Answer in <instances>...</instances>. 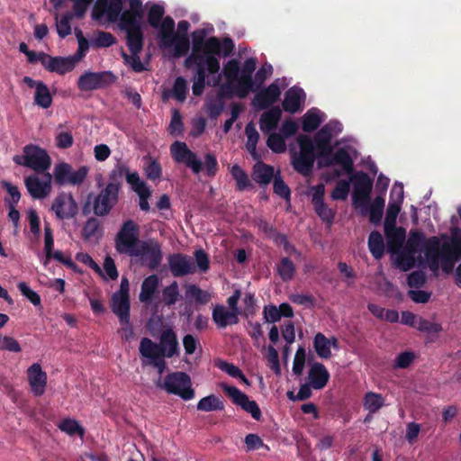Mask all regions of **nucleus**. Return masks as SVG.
Here are the masks:
<instances>
[{"label": "nucleus", "mask_w": 461, "mask_h": 461, "mask_svg": "<svg viewBox=\"0 0 461 461\" xmlns=\"http://www.w3.org/2000/svg\"><path fill=\"white\" fill-rule=\"evenodd\" d=\"M140 226L132 220L123 221L114 240L115 249L119 254L141 258L150 270L160 265L163 254L160 244L155 240H140Z\"/></svg>", "instance_id": "f257e3e1"}, {"label": "nucleus", "mask_w": 461, "mask_h": 461, "mask_svg": "<svg viewBox=\"0 0 461 461\" xmlns=\"http://www.w3.org/2000/svg\"><path fill=\"white\" fill-rule=\"evenodd\" d=\"M438 245L439 238L431 236L426 238L425 234L418 230H411L405 249L398 253L397 262L403 271L413 267L414 255L418 252L424 253L431 270L438 269Z\"/></svg>", "instance_id": "f03ea898"}, {"label": "nucleus", "mask_w": 461, "mask_h": 461, "mask_svg": "<svg viewBox=\"0 0 461 461\" xmlns=\"http://www.w3.org/2000/svg\"><path fill=\"white\" fill-rule=\"evenodd\" d=\"M204 29L195 30L192 33V51L185 59V68L191 69L194 63H205L211 75L220 71V60L216 57L221 54V41L217 37H210L205 40Z\"/></svg>", "instance_id": "7ed1b4c3"}, {"label": "nucleus", "mask_w": 461, "mask_h": 461, "mask_svg": "<svg viewBox=\"0 0 461 461\" xmlns=\"http://www.w3.org/2000/svg\"><path fill=\"white\" fill-rule=\"evenodd\" d=\"M326 165L341 166L345 173L350 175L349 181L353 184V206H364L370 202L374 180L364 171L354 172L353 158L346 149L340 148L336 150Z\"/></svg>", "instance_id": "20e7f679"}, {"label": "nucleus", "mask_w": 461, "mask_h": 461, "mask_svg": "<svg viewBox=\"0 0 461 461\" xmlns=\"http://www.w3.org/2000/svg\"><path fill=\"white\" fill-rule=\"evenodd\" d=\"M140 347L142 348L149 357H153L155 353H158L167 358H171L174 356H177L180 351L176 334L171 328H167L161 332L159 343H156L145 337L140 339Z\"/></svg>", "instance_id": "39448f33"}, {"label": "nucleus", "mask_w": 461, "mask_h": 461, "mask_svg": "<svg viewBox=\"0 0 461 461\" xmlns=\"http://www.w3.org/2000/svg\"><path fill=\"white\" fill-rule=\"evenodd\" d=\"M23 155H15L13 161L19 166L32 168L36 173H44L50 165L51 159L48 152L34 144L25 145L23 149Z\"/></svg>", "instance_id": "423d86ee"}, {"label": "nucleus", "mask_w": 461, "mask_h": 461, "mask_svg": "<svg viewBox=\"0 0 461 461\" xmlns=\"http://www.w3.org/2000/svg\"><path fill=\"white\" fill-rule=\"evenodd\" d=\"M157 386L167 393L177 395L185 401L194 397V390L192 388L190 376L185 372H173L166 375L164 382L158 381Z\"/></svg>", "instance_id": "0eeeda50"}, {"label": "nucleus", "mask_w": 461, "mask_h": 461, "mask_svg": "<svg viewBox=\"0 0 461 461\" xmlns=\"http://www.w3.org/2000/svg\"><path fill=\"white\" fill-rule=\"evenodd\" d=\"M87 174V167L82 166L77 170H74L72 166L66 162L57 164L53 171L55 183L60 186L79 185L85 181Z\"/></svg>", "instance_id": "6e6552de"}, {"label": "nucleus", "mask_w": 461, "mask_h": 461, "mask_svg": "<svg viewBox=\"0 0 461 461\" xmlns=\"http://www.w3.org/2000/svg\"><path fill=\"white\" fill-rule=\"evenodd\" d=\"M115 80L116 77L111 71H86L78 77L77 87L81 91H94L106 88L113 85Z\"/></svg>", "instance_id": "1a4fd4ad"}, {"label": "nucleus", "mask_w": 461, "mask_h": 461, "mask_svg": "<svg viewBox=\"0 0 461 461\" xmlns=\"http://www.w3.org/2000/svg\"><path fill=\"white\" fill-rule=\"evenodd\" d=\"M221 388L224 393L230 398L233 404L240 407L244 411L249 413L254 420H261L262 412L256 401L250 400L246 393L233 385L223 384Z\"/></svg>", "instance_id": "9d476101"}, {"label": "nucleus", "mask_w": 461, "mask_h": 461, "mask_svg": "<svg viewBox=\"0 0 461 461\" xmlns=\"http://www.w3.org/2000/svg\"><path fill=\"white\" fill-rule=\"evenodd\" d=\"M461 259V240L454 238L451 241L438 245V264L443 272H452L456 261Z\"/></svg>", "instance_id": "9b49d317"}, {"label": "nucleus", "mask_w": 461, "mask_h": 461, "mask_svg": "<svg viewBox=\"0 0 461 461\" xmlns=\"http://www.w3.org/2000/svg\"><path fill=\"white\" fill-rule=\"evenodd\" d=\"M58 220H71L78 213V205L71 193L61 192L51 204Z\"/></svg>", "instance_id": "f8f14e48"}, {"label": "nucleus", "mask_w": 461, "mask_h": 461, "mask_svg": "<svg viewBox=\"0 0 461 461\" xmlns=\"http://www.w3.org/2000/svg\"><path fill=\"white\" fill-rule=\"evenodd\" d=\"M170 151L175 161L184 163L194 174H199L202 171V160L196 153L188 149L185 142L175 141L170 147Z\"/></svg>", "instance_id": "ddd939ff"}, {"label": "nucleus", "mask_w": 461, "mask_h": 461, "mask_svg": "<svg viewBox=\"0 0 461 461\" xmlns=\"http://www.w3.org/2000/svg\"><path fill=\"white\" fill-rule=\"evenodd\" d=\"M129 8L122 11L119 17V27L122 30L142 27L144 9L141 0H128Z\"/></svg>", "instance_id": "4468645a"}, {"label": "nucleus", "mask_w": 461, "mask_h": 461, "mask_svg": "<svg viewBox=\"0 0 461 461\" xmlns=\"http://www.w3.org/2000/svg\"><path fill=\"white\" fill-rule=\"evenodd\" d=\"M52 176L45 173L43 179H40L35 175H31L24 179V185L28 193L33 199H43L51 192Z\"/></svg>", "instance_id": "2eb2a0df"}, {"label": "nucleus", "mask_w": 461, "mask_h": 461, "mask_svg": "<svg viewBox=\"0 0 461 461\" xmlns=\"http://www.w3.org/2000/svg\"><path fill=\"white\" fill-rule=\"evenodd\" d=\"M119 195L112 192V185L104 187L93 200V212L96 216H106L117 203Z\"/></svg>", "instance_id": "dca6fc26"}, {"label": "nucleus", "mask_w": 461, "mask_h": 461, "mask_svg": "<svg viewBox=\"0 0 461 461\" xmlns=\"http://www.w3.org/2000/svg\"><path fill=\"white\" fill-rule=\"evenodd\" d=\"M168 267L175 277H182L195 272L191 257L182 253H173L167 258Z\"/></svg>", "instance_id": "f3484780"}, {"label": "nucleus", "mask_w": 461, "mask_h": 461, "mask_svg": "<svg viewBox=\"0 0 461 461\" xmlns=\"http://www.w3.org/2000/svg\"><path fill=\"white\" fill-rule=\"evenodd\" d=\"M281 95V90L276 82L258 91L253 100L252 105L259 110H266L275 104Z\"/></svg>", "instance_id": "a211bd4d"}, {"label": "nucleus", "mask_w": 461, "mask_h": 461, "mask_svg": "<svg viewBox=\"0 0 461 461\" xmlns=\"http://www.w3.org/2000/svg\"><path fill=\"white\" fill-rule=\"evenodd\" d=\"M28 383L31 391L35 396H41L47 386V374L44 372L39 363L32 364L27 369Z\"/></svg>", "instance_id": "6ab92c4d"}, {"label": "nucleus", "mask_w": 461, "mask_h": 461, "mask_svg": "<svg viewBox=\"0 0 461 461\" xmlns=\"http://www.w3.org/2000/svg\"><path fill=\"white\" fill-rule=\"evenodd\" d=\"M46 61L42 62V66L49 72H56L59 75H64L74 69L77 59L72 57H51L50 55H43Z\"/></svg>", "instance_id": "aec40b11"}, {"label": "nucleus", "mask_w": 461, "mask_h": 461, "mask_svg": "<svg viewBox=\"0 0 461 461\" xmlns=\"http://www.w3.org/2000/svg\"><path fill=\"white\" fill-rule=\"evenodd\" d=\"M384 202V195L381 194L377 195L371 203L369 202L365 203L364 206H354V208L359 210L362 216H368L371 223L379 225L383 218Z\"/></svg>", "instance_id": "412c9836"}, {"label": "nucleus", "mask_w": 461, "mask_h": 461, "mask_svg": "<svg viewBox=\"0 0 461 461\" xmlns=\"http://www.w3.org/2000/svg\"><path fill=\"white\" fill-rule=\"evenodd\" d=\"M128 184L131 185L132 191L139 195V205L140 210L143 212H149L150 209L149 198L151 195V191L146 182L140 179L139 173H135L129 176Z\"/></svg>", "instance_id": "4be33fe9"}, {"label": "nucleus", "mask_w": 461, "mask_h": 461, "mask_svg": "<svg viewBox=\"0 0 461 461\" xmlns=\"http://www.w3.org/2000/svg\"><path fill=\"white\" fill-rule=\"evenodd\" d=\"M240 312L231 311L222 304H217L212 309V318L218 329H225L230 325H236L239 323Z\"/></svg>", "instance_id": "5701e85b"}, {"label": "nucleus", "mask_w": 461, "mask_h": 461, "mask_svg": "<svg viewBox=\"0 0 461 461\" xmlns=\"http://www.w3.org/2000/svg\"><path fill=\"white\" fill-rule=\"evenodd\" d=\"M331 125L332 124H325L314 136L316 147L321 151L320 156L328 158L327 162L332 158L334 154L332 153V148L330 146V141L333 137V133L331 132Z\"/></svg>", "instance_id": "b1692460"}, {"label": "nucleus", "mask_w": 461, "mask_h": 461, "mask_svg": "<svg viewBox=\"0 0 461 461\" xmlns=\"http://www.w3.org/2000/svg\"><path fill=\"white\" fill-rule=\"evenodd\" d=\"M138 173L137 171L131 172L128 166L122 162H118L114 165L113 168L108 175V180L105 187H110L112 185V192L115 193L119 195V192L122 185V178L125 176L126 181L128 182V177L131 175Z\"/></svg>", "instance_id": "393cba45"}, {"label": "nucleus", "mask_w": 461, "mask_h": 461, "mask_svg": "<svg viewBox=\"0 0 461 461\" xmlns=\"http://www.w3.org/2000/svg\"><path fill=\"white\" fill-rule=\"evenodd\" d=\"M386 238V247L391 254L400 252L406 238L405 229L402 227H390L384 229Z\"/></svg>", "instance_id": "a878e982"}, {"label": "nucleus", "mask_w": 461, "mask_h": 461, "mask_svg": "<svg viewBox=\"0 0 461 461\" xmlns=\"http://www.w3.org/2000/svg\"><path fill=\"white\" fill-rule=\"evenodd\" d=\"M330 373L321 363H313L308 372V379L311 386L315 390L324 388L330 380Z\"/></svg>", "instance_id": "bb28decb"}, {"label": "nucleus", "mask_w": 461, "mask_h": 461, "mask_svg": "<svg viewBox=\"0 0 461 461\" xmlns=\"http://www.w3.org/2000/svg\"><path fill=\"white\" fill-rule=\"evenodd\" d=\"M316 155H308L297 152L291 154V165L294 169L303 176H309L312 173Z\"/></svg>", "instance_id": "cd10ccee"}, {"label": "nucleus", "mask_w": 461, "mask_h": 461, "mask_svg": "<svg viewBox=\"0 0 461 461\" xmlns=\"http://www.w3.org/2000/svg\"><path fill=\"white\" fill-rule=\"evenodd\" d=\"M305 94L300 87L293 86L285 94L282 103L283 109L290 113H295L301 109L304 101Z\"/></svg>", "instance_id": "c85d7f7f"}, {"label": "nucleus", "mask_w": 461, "mask_h": 461, "mask_svg": "<svg viewBox=\"0 0 461 461\" xmlns=\"http://www.w3.org/2000/svg\"><path fill=\"white\" fill-rule=\"evenodd\" d=\"M112 312L119 318L121 324L130 322V296L113 294L111 299Z\"/></svg>", "instance_id": "c756f323"}, {"label": "nucleus", "mask_w": 461, "mask_h": 461, "mask_svg": "<svg viewBox=\"0 0 461 461\" xmlns=\"http://www.w3.org/2000/svg\"><path fill=\"white\" fill-rule=\"evenodd\" d=\"M195 72L192 78V92L194 96H200L203 94L206 86H211V82L207 80L208 74L205 63H194Z\"/></svg>", "instance_id": "7c9ffc66"}, {"label": "nucleus", "mask_w": 461, "mask_h": 461, "mask_svg": "<svg viewBox=\"0 0 461 461\" xmlns=\"http://www.w3.org/2000/svg\"><path fill=\"white\" fill-rule=\"evenodd\" d=\"M276 176L274 167L263 161H258L254 165L251 175L253 180L261 185L270 184Z\"/></svg>", "instance_id": "2f4dec72"}, {"label": "nucleus", "mask_w": 461, "mask_h": 461, "mask_svg": "<svg viewBox=\"0 0 461 461\" xmlns=\"http://www.w3.org/2000/svg\"><path fill=\"white\" fill-rule=\"evenodd\" d=\"M237 84L233 87L230 85H225L221 86V90L232 89L235 95L239 98H245L249 92H255L258 89L255 86V81L252 77H244L240 75V77L236 80Z\"/></svg>", "instance_id": "473e14b6"}, {"label": "nucleus", "mask_w": 461, "mask_h": 461, "mask_svg": "<svg viewBox=\"0 0 461 461\" xmlns=\"http://www.w3.org/2000/svg\"><path fill=\"white\" fill-rule=\"evenodd\" d=\"M282 117V110L279 106H273L270 110L261 114L259 120L260 130L264 133H267L275 130Z\"/></svg>", "instance_id": "72a5a7b5"}, {"label": "nucleus", "mask_w": 461, "mask_h": 461, "mask_svg": "<svg viewBox=\"0 0 461 461\" xmlns=\"http://www.w3.org/2000/svg\"><path fill=\"white\" fill-rule=\"evenodd\" d=\"M126 32V44L131 54H140L144 44L142 27L122 30Z\"/></svg>", "instance_id": "f704fd0d"}, {"label": "nucleus", "mask_w": 461, "mask_h": 461, "mask_svg": "<svg viewBox=\"0 0 461 461\" xmlns=\"http://www.w3.org/2000/svg\"><path fill=\"white\" fill-rule=\"evenodd\" d=\"M144 163L143 169L146 177L150 181H157L162 176V167L158 160L150 155L142 158Z\"/></svg>", "instance_id": "c9c22d12"}, {"label": "nucleus", "mask_w": 461, "mask_h": 461, "mask_svg": "<svg viewBox=\"0 0 461 461\" xmlns=\"http://www.w3.org/2000/svg\"><path fill=\"white\" fill-rule=\"evenodd\" d=\"M322 119L320 111L316 108L308 110L303 117L302 128L305 132H313L319 128Z\"/></svg>", "instance_id": "e433bc0d"}, {"label": "nucleus", "mask_w": 461, "mask_h": 461, "mask_svg": "<svg viewBox=\"0 0 461 461\" xmlns=\"http://www.w3.org/2000/svg\"><path fill=\"white\" fill-rule=\"evenodd\" d=\"M368 249L375 259H380L384 253V242L382 234L373 230L368 237Z\"/></svg>", "instance_id": "4c0bfd02"}, {"label": "nucleus", "mask_w": 461, "mask_h": 461, "mask_svg": "<svg viewBox=\"0 0 461 461\" xmlns=\"http://www.w3.org/2000/svg\"><path fill=\"white\" fill-rule=\"evenodd\" d=\"M158 285V277L156 275H150L146 277L141 284L140 300L143 303L149 302L155 294Z\"/></svg>", "instance_id": "58836bf2"}, {"label": "nucleus", "mask_w": 461, "mask_h": 461, "mask_svg": "<svg viewBox=\"0 0 461 461\" xmlns=\"http://www.w3.org/2000/svg\"><path fill=\"white\" fill-rule=\"evenodd\" d=\"M384 405L381 393L367 392L363 398V406L370 414L376 413Z\"/></svg>", "instance_id": "ea45409f"}, {"label": "nucleus", "mask_w": 461, "mask_h": 461, "mask_svg": "<svg viewBox=\"0 0 461 461\" xmlns=\"http://www.w3.org/2000/svg\"><path fill=\"white\" fill-rule=\"evenodd\" d=\"M34 103L38 106L47 109L52 104V95L46 84L39 81L34 94Z\"/></svg>", "instance_id": "a19ab883"}, {"label": "nucleus", "mask_w": 461, "mask_h": 461, "mask_svg": "<svg viewBox=\"0 0 461 461\" xmlns=\"http://www.w3.org/2000/svg\"><path fill=\"white\" fill-rule=\"evenodd\" d=\"M165 48H174V56L180 58L185 56L190 50V41L187 35H176L171 39V44L162 45Z\"/></svg>", "instance_id": "79ce46f5"}, {"label": "nucleus", "mask_w": 461, "mask_h": 461, "mask_svg": "<svg viewBox=\"0 0 461 461\" xmlns=\"http://www.w3.org/2000/svg\"><path fill=\"white\" fill-rule=\"evenodd\" d=\"M160 42L161 45L171 44V39L176 35L175 32V22L172 17L166 16L162 22H160Z\"/></svg>", "instance_id": "37998d69"}, {"label": "nucleus", "mask_w": 461, "mask_h": 461, "mask_svg": "<svg viewBox=\"0 0 461 461\" xmlns=\"http://www.w3.org/2000/svg\"><path fill=\"white\" fill-rule=\"evenodd\" d=\"M331 342L322 333L319 332L313 339V348L321 358L328 359L331 357Z\"/></svg>", "instance_id": "c03bdc74"}, {"label": "nucleus", "mask_w": 461, "mask_h": 461, "mask_svg": "<svg viewBox=\"0 0 461 461\" xmlns=\"http://www.w3.org/2000/svg\"><path fill=\"white\" fill-rule=\"evenodd\" d=\"M223 409V402L214 394L202 398L197 403V410L202 411H222Z\"/></svg>", "instance_id": "a18cd8bd"}, {"label": "nucleus", "mask_w": 461, "mask_h": 461, "mask_svg": "<svg viewBox=\"0 0 461 461\" xmlns=\"http://www.w3.org/2000/svg\"><path fill=\"white\" fill-rule=\"evenodd\" d=\"M276 269L281 279L285 282L292 280L295 274V266L289 258H283Z\"/></svg>", "instance_id": "49530a36"}, {"label": "nucleus", "mask_w": 461, "mask_h": 461, "mask_svg": "<svg viewBox=\"0 0 461 461\" xmlns=\"http://www.w3.org/2000/svg\"><path fill=\"white\" fill-rule=\"evenodd\" d=\"M230 174L236 181V187L239 191H244L251 186L248 174L238 165H233Z\"/></svg>", "instance_id": "de8ad7c7"}, {"label": "nucleus", "mask_w": 461, "mask_h": 461, "mask_svg": "<svg viewBox=\"0 0 461 461\" xmlns=\"http://www.w3.org/2000/svg\"><path fill=\"white\" fill-rule=\"evenodd\" d=\"M123 0H110L102 5L106 9L107 20L111 23L118 21L123 8Z\"/></svg>", "instance_id": "09e8293b"}, {"label": "nucleus", "mask_w": 461, "mask_h": 461, "mask_svg": "<svg viewBox=\"0 0 461 461\" xmlns=\"http://www.w3.org/2000/svg\"><path fill=\"white\" fill-rule=\"evenodd\" d=\"M59 428L61 431L66 432L69 436L79 435L83 436L85 429L78 421L73 419H64L60 421Z\"/></svg>", "instance_id": "8fccbe9b"}, {"label": "nucleus", "mask_w": 461, "mask_h": 461, "mask_svg": "<svg viewBox=\"0 0 461 461\" xmlns=\"http://www.w3.org/2000/svg\"><path fill=\"white\" fill-rule=\"evenodd\" d=\"M116 43V38L108 32L97 31L96 37L92 41L94 48H108Z\"/></svg>", "instance_id": "3c124183"}, {"label": "nucleus", "mask_w": 461, "mask_h": 461, "mask_svg": "<svg viewBox=\"0 0 461 461\" xmlns=\"http://www.w3.org/2000/svg\"><path fill=\"white\" fill-rule=\"evenodd\" d=\"M187 90L186 79L183 77H177L172 87L173 97L179 102H184L186 99Z\"/></svg>", "instance_id": "603ef678"}, {"label": "nucleus", "mask_w": 461, "mask_h": 461, "mask_svg": "<svg viewBox=\"0 0 461 461\" xmlns=\"http://www.w3.org/2000/svg\"><path fill=\"white\" fill-rule=\"evenodd\" d=\"M267 145L274 153L280 154L286 150L285 138L276 132L269 134L267 140Z\"/></svg>", "instance_id": "864d4df0"}, {"label": "nucleus", "mask_w": 461, "mask_h": 461, "mask_svg": "<svg viewBox=\"0 0 461 461\" xmlns=\"http://www.w3.org/2000/svg\"><path fill=\"white\" fill-rule=\"evenodd\" d=\"M139 352L142 358L149 359V364L157 368L159 375L163 374L167 368V363L164 360L166 357L163 355L155 353V356L149 357L146 354V351L143 350L142 348L139 347Z\"/></svg>", "instance_id": "5fc2aeb1"}, {"label": "nucleus", "mask_w": 461, "mask_h": 461, "mask_svg": "<svg viewBox=\"0 0 461 461\" xmlns=\"http://www.w3.org/2000/svg\"><path fill=\"white\" fill-rule=\"evenodd\" d=\"M162 297L167 306H171L176 303L179 297V289L176 281H174L163 289Z\"/></svg>", "instance_id": "6e6d98bb"}, {"label": "nucleus", "mask_w": 461, "mask_h": 461, "mask_svg": "<svg viewBox=\"0 0 461 461\" xmlns=\"http://www.w3.org/2000/svg\"><path fill=\"white\" fill-rule=\"evenodd\" d=\"M223 75L230 84L235 82L240 75L239 61L234 59L229 60L223 67Z\"/></svg>", "instance_id": "4d7b16f0"}, {"label": "nucleus", "mask_w": 461, "mask_h": 461, "mask_svg": "<svg viewBox=\"0 0 461 461\" xmlns=\"http://www.w3.org/2000/svg\"><path fill=\"white\" fill-rule=\"evenodd\" d=\"M186 296L194 298L200 304H206L211 300V294L196 285H189L186 287Z\"/></svg>", "instance_id": "13d9d810"}, {"label": "nucleus", "mask_w": 461, "mask_h": 461, "mask_svg": "<svg viewBox=\"0 0 461 461\" xmlns=\"http://www.w3.org/2000/svg\"><path fill=\"white\" fill-rule=\"evenodd\" d=\"M165 10L164 7L159 5H153L148 13V23L149 24L158 29L160 25V22L164 16Z\"/></svg>", "instance_id": "bf43d9fd"}, {"label": "nucleus", "mask_w": 461, "mask_h": 461, "mask_svg": "<svg viewBox=\"0 0 461 461\" xmlns=\"http://www.w3.org/2000/svg\"><path fill=\"white\" fill-rule=\"evenodd\" d=\"M273 190L276 195L286 201H290L291 190L279 174L274 178Z\"/></svg>", "instance_id": "052dcab7"}, {"label": "nucleus", "mask_w": 461, "mask_h": 461, "mask_svg": "<svg viewBox=\"0 0 461 461\" xmlns=\"http://www.w3.org/2000/svg\"><path fill=\"white\" fill-rule=\"evenodd\" d=\"M416 329L420 332H425L429 334H438L442 330V326L438 322H433L427 319L420 317L417 320Z\"/></svg>", "instance_id": "680f3d73"}, {"label": "nucleus", "mask_w": 461, "mask_h": 461, "mask_svg": "<svg viewBox=\"0 0 461 461\" xmlns=\"http://www.w3.org/2000/svg\"><path fill=\"white\" fill-rule=\"evenodd\" d=\"M54 248V237L53 231L50 223L46 222L44 225V252L45 260L44 265L46 266L50 261V252Z\"/></svg>", "instance_id": "e2e57ef3"}, {"label": "nucleus", "mask_w": 461, "mask_h": 461, "mask_svg": "<svg viewBox=\"0 0 461 461\" xmlns=\"http://www.w3.org/2000/svg\"><path fill=\"white\" fill-rule=\"evenodd\" d=\"M349 191H350V181L339 180L336 184V185L331 193V198L333 200L344 201L348 198Z\"/></svg>", "instance_id": "0e129e2a"}, {"label": "nucleus", "mask_w": 461, "mask_h": 461, "mask_svg": "<svg viewBox=\"0 0 461 461\" xmlns=\"http://www.w3.org/2000/svg\"><path fill=\"white\" fill-rule=\"evenodd\" d=\"M205 108L209 117L216 120L224 109V103L221 98L212 99L205 103Z\"/></svg>", "instance_id": "69168bd1"}, {"label": "nucleus", "mask_w": 461, "mask_h": 461, "mask_svg": "<svg viewBox=\"0 0 461 461\" xmlns=\"http://www.w3.org/2000/svg\"><path fill=\"white\" fill-rule=\"evenodd\" d=\"M316 214L321 219L322 221L332 224L335 217V212L330 209L325 202L313 205Z\"/></svg>", "instance_id": "338daca9"}, {"label": "nucleus", "mask_w": 461, "mask_h": 461, "mask_svg": "<svg viewBox=\"0 0 461 461\" xmlns=\"http://www.w3.org/2000/svg\"><path fill=\"white\" fill-rule=\"evenodd\" d=\"M400 204L388 203V207L386 210V215L384 222V229H387L390 227H397L396 220L397 216L401 211Z\"/></svg>", "instance_id": "774afa93"}]
</instances>
